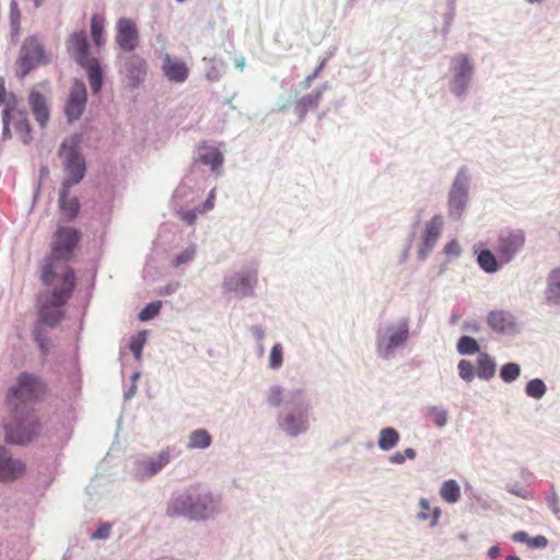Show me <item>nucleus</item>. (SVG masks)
<instances>
[{
  "label": "nucleus",
  "mask_w": 560,
  "mask_h": 560,
  "mask_svg": "<svg viewBox=\"0 0 560 560\" xmlns=\"http://www.w3.org/2000/svg\"><path fill=\"white\" fill-rule=\"evenodd\" d=\"M405 455V459H413L416 457V451L413 448H406L404 452H401Z\"/></svg>",
  "instance_id": "54"
},
{
  "label": "nucleus",
  "mask_w": 560,
  "mask_h": 560,
  "mask_svg": "<svg viewBox=\"0 0 560 560\" xmlns=\"http://www.w3.org/2000/svg\"><path fill=\"white\" fill-rule=\"evenodd\" d=\"M419 257L422 259L423 258V250H419Z\"/></svg>",
  "instance_id": "60"
},
{
  "label": "nucleus",
  "mask_w": 560,
  "mask_h": 560,
  "mask_svg": "<svg viewBox=\"0 0 560 560\" xmlns=\"http://www.w3.org/2000/svg\"><path fill=\"white\" fill-rule=\"evenodd\" d=\"M35 4L38 7L40 4L39 0H35Z\"/></svg>",
  "instance_id": "61"
},
{
  "label": "nucleus",
  "mask_w": 560,
  "mask_h": 560,
  "mask_svg": "<svg viewBox=\"0 0 560 560\" xmlns=\"http://www.w3.org/2000/svg\"><path fill=\"white\" fill-rule=\"evenodd\" d=\"M12 119H15V114H2V138L4 140L11 138L10 122Z\"/></svg>",
  "instance_id": "46"
},
{
  "label": "nucleus",
  "mask_w": 560,
  "mask_h": 560,
  "mask_svg": "<svg viewBox=\"0 0 560 560\" xmlns=\"http://www.w3.org/2000/svg\"><path fill=\"white\" fill-rule=\"evenodd\" d=\"M86 71L91 89L94 93H98L103 86V72L98 60L92 58L90 61L81 65Z\"/></svg>",
  "instance_id": "21"
},
{
  "label": "nucleus",
  "mask_w": 560,
  "mask_h": 560,
  "mask_svg": "<svg viewBox=\"0 0 560 560\" xmlns=\"http://www.w3.org/2000/svg\"><path fill=\"white\" fill-rule=\"evenodd\" d=\"M319 98H320V92H319V91H317V92L315 93V103H317Z\"/></svg>",
  "instance_id": "58"
},
{
  "label": "nucleus",
  "mask_w": 560,
  "mask_h": 560,
  "mask_svg": "<svg viewBox=\"0 0 560 560\" xmlns=\"http://www.w3.org/2000/svg\"><path fill=\"white\" fill-rule=\"evenodd\" d=\"M388 338L386 343L380 342L378 351L387 355L394 348L404 343L409 335L408 325L406 322H400L396 326H392L387 330Z\"/></svg>",
  "instance_id": "15"
},
{
  "label": "nucleus",
  "mask_w": 560,
  "mask_h": 560,
  "mask_svg": "<svg viewBox=\"0 0 560 560\" xmlns=\"http://www.w3.org/2000/svg\"><path fill=\"white\" fill-rule=\"evenodd\" d=\"M25 464L21 459L11 457L4 448L0 447V480L18 479L25 474Z\"/></svg>",
  "instance_id": "12"
},
{
  "label": "nucleus",
  "mask_w": 560,
  "mask_h": 560,
  "mask_svg": "<svg viewBox=\"0 0 560 560\" xmlns=\"http://www.w3.org/2000/svg\"><path fill=\"white\" fill-rule=\"evenodd\" d=\"M195 252H196V250H195V248H192V247H191V248H187L186 250H184L180 255H178V256L174 259L173 265H174L175 267H177V266H179V265H182V264H185V262H187V261L191 260V259H192V257H194V255H195Z\"/></svg>",
  "instance_id": "47"
},
{
  "label": "nucleus",
  "mask_w": 560,
  "mask_h": 560,
  "mask_svg": "<svg viewBox=\"0 0 560 560\" xmlns=\"http://www.w3.org/2000/svg\"><path fill=\"white\" fill-rule=\"evenodd\" d=\"M162 71L165 78L173 83H183L189 75V68L186 62L177 57H172L170 54H165Z\"/></svg>",
  "instance_id": "11"
},
{
  "label": "nucleus",
  "mask_w": 560,
  "mask_h": 560,
  "mask_svg": "<svg viewBox=\"0 0 560 560\" xmlns=\"http://www.w3.org/2000/svg\"><path fill=\"white\" fill-rule=\"evenodd\" d=\"M116 42L125 51H131L138 46V31L132 21L128 19L118 21Z\"/></svg>",
  "instance_id": "13"
},
{
  "label": "nucleus",
  "mask_w": 560,
  "mask_h": 560,
  "mask_svg": "<svg viewBox=\"0 0 560 560\" xmlns=\"http://www.w3.org/2000/svg\"><path fill=\"white\" fill-rule=\"evenodd\" d=\"M445 253L448 256H458L460 254V246L456 241H451L445 246Z\"/></svg>",
  "instance_id": "49"
},
{
  "label": "nucleus",
  "mask_w": 560,
  "mask_h": 560,
  "mask_svg": "<svg viewBox=\"0 0 560 560\" xmlns=\"http://www.w3.org/2000/svg\"><path fill=\"white\" fill-rule=\"evenodd\" d=\"M419 508H420V511L417 514V518L419 521L430 520L431 526H435L438 524L440 515H441V509L438 506L432 509L429 500L424 499V498L420 499Z\"/></svg>",
  "instance_id": "26"
},
{
  "label": "nucleus",
  "mask_w": 560,
  "mask_h": 560,
  "mask_svg": "<svg viewBox=\"0 0 560 560\" xmlns=\"http://www.w3.org/2000/svg\"><path fill=\"white\" fill-rule=\"evenodd\" d=\"M459 376L466 381L471 382L474 380V366L467 360H460L458 363Z\"/></svg>",
  "instance_id": "42"
},
{
  "label": "nucleus",
  "mask_w": 560,
  "mask_h": 560,
  "mask_svg": "<svg viewBox=\"0 0 560 560\" xmlns=\"http://www.w3.org/2000/svg\"><path fill=\"white\" fill-rule=\"evenodd\" d=\"M9 20L12 35L18 36L21 28V11L16 2L11 3Z\"/></svg>",
  "instance_id": "36"
},
{
  "label": "nucleus",
  "mask_w": 560,
  "mask_h": 560,
  "mask_svg": "<svg viewBox=\"0 0 560 560\" xmlns=\"http://www.w3.org/2000/svg\"><path fill=\"white\" fill-rule=\"evenodd\" d=\"M16 130L21 133L23 142L27 143L31 140V126L27 119L26 112L18 107L15 112V119H12Z\"/></svg>",
  "instance_id": "30"
},
{
  "label": "nucleus",
  "mask_w": 560,
  "mask_h": 560,
  "mask_svg": "<svg viewBox=\"0 0 560 560\" xmlns=\"http://www.w3.org/2000/svg\"><path fill=\"white\" fill-rule=\"evenodd\" d=\"M546 298L549 303H560V282H550L546 290Z\"/></svg>",
  "instance_id": "43"
},
{
  "label": "nucleus",
  "mask_w": 560,
  "mask_h": 560,
  "mask_svg": "<svg viewBox=\"0 0 560 560\" xmlns=\"http://www.w3.org/2000/svg\"><path fill=\"white\" fill-rule=\"evenodd\" d=\"M521 374V369L516 363H506L501 368L500 376L506 382L511 383L515 381Z\"/></svg>",
  "instance_id": "37"
},
{
  "label": "nucleus",
  "mask_w": 560,
  "mask_h": 560,
  "mask_svg": "<svg viewBox=\"0 0 560 560\" xmlns=\"http://www.w3.org/2000/svg\"><path fill=\"white\" fill-rule=\"evenodd\" d=\"M104 23L103 19L94 15L91 21V34L96 46H102L105 42L103 36Z\"/></svg>",
  "instance_id": "34"
},
{
  "label": "nucleus",
  "mask_w": 560,
  "mask_h": 560,
  "mask_svg": "<svg viewBox=\"0 0 560 560\" xmlns=\"http://www.w3.org/2000/svg\"><path fill=\"white\" fill-rule=\"evenodd\" d=\"M82 233L72 226H58L51 242V254L42 269V280H74L68 261L73 257Z\"/></svg>",
  "instance_id": "3"
},
{
  "label": "nucleus",
  "mask_w": 560,
  "mask_h": 560,
  "mask_svg": "<svg viewBox=\"0 0 560 560\" xmlns=\"http://www.w3.org/2000/svg\"><path fill=\"white\" fill-rule=\"evenodd\" d=\"M440 495L447 503H456L460 499V487L454 479L446 480L440 488Z\"/></svg>",
  "instance_id": "27"
},
{
  "label": "nucleus",
  "mask_w": 560,
  "mask_h": 560,
  "mask_svg": "<svg viewBox=\"0 0 560 560\" xmlns=\"http://www.w3.org/2000/svg\"><path fill=\"white\" fill-rule=\"evenodd\" d=\"M281 425L287 433L296 435L306 429V417L302 412L288 415Z\"/></svg>",
  "instance_id": "23"
},
{
  "label": "nucleus",
  "mask_w": 560,
  "mask_h": 560,
  "mask_svg": "<svg viewBox=\"0 0 560 560\" xmlns=\"http://www.w3.org/2000/svg\"><path fill=\"white\" fill-rule=\"evenodd\" d=\"M205 152L199 155V161L202 164L210 165L212 171L218 170L223 163V155L217 149L212 147H203Z\"/></svg>",
  "instance_id": "29"
},
{
  "label": "nucleus",
  "mask_w": 560,
  "mask_h": 560,
  "mask_svg": "<svg viewBox=\"0 0 560 560\" xmlns=\"http://www.w3.org/2000/svg\"><path fill=\"white\" fill-rule=\"evenodd\" d=\"M457 351L460 354H474L479 351V345L474 338L463 336L457 342Z\"/></svg>",
  "instance_id": "33"
},
{
  "label": "nucleus",
  "mask_w": 560,
  "mask_h": 560,
  "mask_svg": "<svg viewBox=\"0 0 560 560\" xmlns=\"http://www.w3.org/2000/svg\"><path fill=\"white\" fill-rule=\"evenodd\" d=\"M405 460V455L401 452H396L389 457V462L393 464H402Z\"/></svg>",
  "instance_id": "53"
},
{
  "label": "nucleus",
  "mask_w": 560,
  "mask_h": 560,
  "mask_svg": "<svg viewBox=\"0 0 560 560\" xmlns=\"http://www.w3.org/2000/svg\"><path fill=\"white\" fill-rule=\"evenodd\" d=\"M508 560H521L517 556H509Z\"/></svg>",
  "instance_id": "59"
},
{
  "label": "nucleus",
  "mask_w": 560,
  "mask_h": 560,
  "mask_svg": "<svg viewBox=\"0 0 560 560\" xmlns=\"http://www.w3.org/2000/svg\"><path fill=\"white\" fill-rule=\"evenodd\" d=\"M67 48L71 57L81 66L84 62L90 61L93 57L89 55V44L86 34L81 31L73 33L68 42Z\"/></svg>",
  "instance_id": "14"
},
{
  "label": "nucleus",
  "mask_w": 560,
  "mask_h": 560,
  "mask_svg": "<svg viewBox=\"0 0 560 560\" xmlns=\"http://www.w3.org/2000/svg\"><path fill=\"white\" fill-rule=\"evenodd\" d=\"M61 217L66 221H73L80 211V202L77 197H69V188L62 187L58 199Z\"/></svg>",
  "instance_id": "17"
},
{
  "label": "nucleus",
  "mask_w": 560,
  "mask_h": 560,
  "mask_svg": "<svg viewBox=\"0 0 560 560\" xmlns=\"http://www.w3.org/2000/svg\"><path fill=\"white\" fill-rule=\"evenodd\" d=\"M553 280H560V268L553 271Z\"/></svg>",
  "instance_id": "57"
},
{
  "label": "nucleus",
  "mask_w": 560,
  "mask_h": 560,
  "mask_svg": "<svg viewBox=\"0 0 560 560\" xmlns=\"http://www.w3.org/2000/svg\"><path fill=\"white\" fill-rule=\"evenodd\" d=\"M477 261L485 271L494 272L498 269V261L494 255L488 250H481L477 257Z\"/></svg>",
  "instance_id": "32"
},
{
  "label": "nucleus",
  "mask_w": 560,
  "mask_h": 560,
  "mask_svg": "<svg viewBox=\"0 0 560 560\" xmlns=\"http://www.w3.org/2000/svg\"><path fill=\"white\" fill-rule=\"evenodd\" d=\"M467 201V189L459 179H456L450 192V213L460 217Z\"/></svg>",
  "instance_id": "18"
},
{
  "label": "nucleus",
  "mask_w": 560,
  "mask_h": 560,
  "mask_svg": "<svg viewBox=\"0 0 560 560\" xmlns=\"http://www.w3.org/2000/svg\"><path fill=\"white\" fill-rule=\"evenodd\" d=\"M452 72L450 89L459 96L467 90L474 72V67L466 55H458L452 59Z\"/></svg>",
  "instance_id": "7"
},
{
  "label": "nucleus",
  "mask_w": 560,
  "mask_h": 560,
  "mask_svg": "<svg viewBox=\"0 0 560 560\" xmlns=\"http://www.w3.org/2000/svg\"><path fill=\"white\" fill-rule=\"evenodd\" d=\"M427 415L438 427H444L447 423V412L444 409L438 407H429L427 409Z\"/></svg>",
  "instance_id": "38"
},
{
  "label": "nucleus",
  "mask_w": 560,
  "mask_h": 560,
  "mask_svg": "<svg viewBox=\"0 0 560 560\" xmlns=\"http://www.w3.org/2000/svg\"><path fill=\"white\" fill-rule=\"evenodd\" d=\"M212 443V436L205 429L194 430L189 436L187 442V447L190 450L195 448H208Z\"/></svg>",
  "instance_id": "25"
},
{
  "label": "nucleus",
  "mask_w": 560,
  "mask_h": 560,
  "mask_svg": "<svg viewBox=\"0 0 560 560\" xmlns=\"http://www.w3.org/2000/svg\"><path fill=\"white\" fill-rule=\"evenodd\" d=\"M171 460L170 451H162L156 457H149L137 460L133 466V474L138 479H145L158 474Z\"/></svg>",
  "instance_id": "8"
},
{
  "label": "nucleus",
  "mask_w": 560,
  "mask_h": 560,
  "mask_svg": "<svg viewBox=\"0 0 560 560\" xmlns=\"http://www.w3.org/2000/svg\"><path fill=\"white\" fill-rule=\"evenodd\" d=\"M20 101L14 93L8 92L3 79H0V107L3 106L2 114H15Z\"/></svg>",
  "instance_id": "22"
},
{
  "label": "nucleus",
  "mask_w": 560,
  "mask_h": 560,
  "mask_svg": "<svg viewBox=\"0 0 560 560\" xmlns=\"http://www.w3.org/2000/svg\"><path fill=\"white\" fill-rule=\"evenodd\" d=\"M179 214H180L182 220L185 221L189 225L194 224L197 219L195 211H191V210L182 211Z\"/></svg>",
  "instance_id": "50"
},
{
  "label": "nucleus",
  "mask_w": 560,
  "mask_h": 560,
  "mask_svg": "<svg viewBox=\"0 0 560 560\" xmlns=\"http://www.w3.org/2000/svg\"><path fill=\"white\" fill-rule=\"evenodd\" d=\"M477 375L480 378L489 380L495 373V363L494 361L487 354L480 353L477 360Z\"/></svg>",
  "instance_id": "28"
},
{
  "label": "nucleus",
  "mask_w": 560,
  "mask_h": 560,
  "mask_svg": "<svg viewBox=\"0 0 560 560\" xmlns=\"http://www.w3.org/2000/svg\"><path fill=\"white\" fill-rule=\"evenodd\" d=\"M45 393V385L34 374L22 373L7 394L10 419L4 423L5 440L13 444L30 442L39 432L32 405Z\"/></svg>",
  "instance_id": "1"
},
{
  "label": "nucleus",
  "mask_w": 560,
  "mask_h": 560,
  "mask_svg": "<svg viewBox=\"0 0 560 560\" xmlns=\"http://www.w3.org/2000/svg\"><path fill=\"white\" fill-rule=\"evenodd\" d=\"M145 343V332H139L137 336L132 337L130 340V350L133 353L137 360H140L141 352Z\"/></svg>",
  "instance_id": "40"
},
{
  "label": "nucleus",
  "mask_w": 560,
  "mask_h": 560,
  "mask_svg": "<svg viewBox=\"0 0 560 560\" xmlns=\"http://www.w3.org/2000/svg\"><path fill=\"white\" fill-rule=\"evenodd\" d=\"M545 393H546V385L539 378L532 380L526 385V394L529 397L539 399L545 395Z\"/></svg>",
  "instance_id": "35"
},
{
  "label": "nucleus",
  "mask_w": 560,
  "mask_h": 560,
  "mask_svg": "<svg viewBox=\"0 0 560 560\" xmlns=\"http://www.w3.org/2000/svg\"><path fill=\"white\" fill-rule=\"evenodd\" d=\"M49 57L46 55L43 44L35 36L24 39L19 57L15 61V74L23 80L33 69L47 65Z\"/></svg>",
  "instance_id": "4"
},
{
  "label": "nucleus",
  "mask_w": 560,
  "mask_h": 560,
  "mask_svg": "<svg viewBox=\"0 0 560 560\" xmlns=\"http://www.w3.org/2000/svg\"><path fill=\"white\" fill-rule=\"evenodd\" d=\"M81 141L79 135L66 139L61 145V154H65V168L67 177L62 182V187L70 188L79 184L85 175V162L77 148Z\"/></svg>",
  "instance_id": "5"
},
{
  "label": "nucleus",
  "mask_w": 560,
  "mask_h": 560,
  "mask_svg": "<svg viewBox=\"0 0 560 560\" xmlns=\"http://www.w3.org/2000/svg\"><path fill=\"white\" fill-rule=\"evenodd\" d=\"M213 510V499L209 495L192 498L185 495L178 498L170 508V515L183 514L194 520L206 518Z\"/></svg>",
  "instance_id": "6"
},
{
  "label": "nucleus",
  "mask_w": 560,
  "mask_h": 560,
  "mask_svg": "<svg viewBox=\"0 0 560 560\" xmlns=\"http://www.w3.org/2000/svg\"><path fill=\"white\" fill-rule=\"evenodd\" d=\"M283 392L280 387L275 386L270 389L268 402L272 406H279L282 402Z\"/></svg>",
  "instance_id": "45"
},
{
  "label": "nucleus",
  "mask_w": 560,
  "mask_h": 560,
  "mask_svg": "<svg viewBox=\"0 0 560 560\" xmlns=\"http://www.w3.org/2000/svg\"><path fill=\"white\" fill-rule=\"evenodd\" d=\"M161 306H162V303L160 301L149 303L140 312L139 319L142 322H147V320L154 318L159 314Z\"/></svg>",
  "instance_id": "39"
},
{
  "label": "nucleus",
  "mask_w": 560,
  "mask_h": 560,
  "mask_svg": "<svg viewBox=\"0 0 560 560\" xmlns=\"http://www.w3.org/2000/svg\"><path fill=\"white\" fill-rule=\"evenodd\" d=\"M547 502L555 514H558L560 512V508L558 505V498L555 493H551L550 495L547 497Z\"/></svg>",
  "instance_id": "51"
},
{
  "label": "nucleus",
  "mask_w": 560,
  "mask_h": 560,
  "mask_svg": "<svg viewBox=\"0 0 560 560\" xmlns=\"http://www.w3.org/2000/svg\"><path fill=\"white\" fill-rule=\"evenodd\" d=\"M487 320L489 326L497 331H505L513 325L512 316L502 311L491 312Z\"/></svg>",
  "instance_id": "24"
},
{
  "label": "nucleus",
  "mask_w": 560,
  "mask_h": 560,
  "mask_svg": "<svg viewBox=\"0 0 560 560\" xmlns=\"http://www.w3.org/2000/svg\"><path fill=\"white\" fill-rule=\"evenodd\" d=\"M527 1H528V2H530V3H534V2H536L537 0H527Z\"/></svg>",
  "instance_id": "62"
},
{
  "label": "nucleus",
  "mask_w": 560,
  "mask_h": 560,
  "mask_svg": "<svg viewBox=\"0 0 560 560\" xmlns=\"http://www.w3.org/2000/svg\"><path fill=\"white\" fill-rule=\"evenodd\" d=\"M524 243L525 235L522 230L511 231L500 236L497 250L501 258L510 260Z\"/></svg>",
  "instance_id": "10"
},
{
  "label": "nucleus",
  "mask_w": 560,
  "mask_h": 560,
  "mask_svg": "<svg viewBox=\"0 0 560 560\" xmlns=\"http://www.w3.org/2000/svg\"><path fill=\"white\" fill-rule=\"evenodd\" d=\"M547 545L548 539L542 535H538L534 538H530L528 541V547L530 548H545Z\"/></svg>",
  "instance_id": "48"
},
{
  "label": "nucleus",
  "mask_w": 560,
  "mask_h": 560,
  "mask_svg": "<svg viewBox=\"0 0 560 560\" xmlns=\"http://www.w3.org/2000/svg\"><path fill=\"white\" fill-rule=\"evenodd\" d=\"M110 530H112V525L109 523H103L91 535V538L92 539H106L109 537Z\"/></svg>",
  "instance_id": "44"
},
{
  "label": "nucleus",
  "mask_w": 560,
  "mask_h": 560,
  "mask_svg": "<svg viewBox=\"0 0 560 560\" xmlns=\"http://www.w3.org/2000/svg\"><path fill=\"white\" fill-rule=\"evenodd\" d=\"M399 441V433L393 428L382 429L378 438V446L383 451L394 448Z\"/></svg>",
  "instance_id": "31"
},
{
  "label": "nucleus",
  "mask_w": 560,
  "mask_h": 560,
  "mask_svg": "<svg viewBox=\"0 0 560 560\" xmlns=\"http://www.w3.org/2000/svg\"><path fill=\"white\" fill-rule=\"evenodd\" d=\"M125 73L132 86H138L147 75V62L138 56L129 57L125 62Z\"/></svg>",
  "instance_id": "16"
},
{
  "label": "nucleus",
  "mask_w": 560,
  "mask_h": 560,
  "mask_svg": "<svg viewBox=\"0 0 560 560\" xmlns=\"http://www.w3.org/2000/svg\"><path fill=\"white\" fill-rule=\"evenodd\" d=\"M512 539L516 542H525L528 545L530 538L526 532L520 530L513 534Z\"/></svg>",
  "instance_id": "52"
},
{
  "label": "nucleus",
  "mask_w": 560,
  "mask_h": 560,
  "mask_svg": "<svg viewBox=\"0 0 560 560\" xmlns=\"http://www.w3.org/2000/svg\"><path fill=\"white\" fill-rule=\"evenodd\" d=\"M213 200H214V192L211 191L210 196L208 197V199L206 201V208L207 209L213 208Z\"/></svg>",
  "instance_id": "55"
},
{
  "label": "nucleus",
  "mask_w": 560,
  "mask_h": 560,
  "mask_svg": "<svg viewBox=\"0 0 560 560\" xmlns=\"http://www.w3.org/2000/svg\"><path fill=\"white\" fill-rule=\"evenodd\" d=\"M74 282H45V288L37 298L38 320L33 329V337L44 355L50 350L51 342L44 326L55 328L63 318L62 307L73 291Z\"/></svg>",
  "instance_id": "2"
},
{
  "label": "nucleus",
  "mask_w": 560,
  "mask_h": 560,
  "mask_svg": "<svg viewBox=\"0 0 560 560\" xmlns=\"http://www.w3.org/2000/svg\"><path fill=\"white\" fill-rule=\"evenodd\" d=\"M86 104V88L82 81H75L66 105V115L70 121L78 119Z\"/></svg>",
  "instance_id": "9"
},
{
  "label": "nucleus",
  "mask_w": 560,
  "mask_h": 560,
  "mask_svg": "<svg viewBox=\"0 0 560 560\" xmlns=\"http://www.w3.org/2000/svg\"><path fill=\"white\" fill-rule=\"evenodd\" d=\"M443 228V218L441 215H434L427 224L422 235L423 245L430 249L434 246L438 241Z\"/></svg>",
  "instance_id": "20"
},
{
  "label": "nucleus",
  "mask_w": 560,
  "mask_h": 560,
  "mask_svg": "<svg viewBox=\"0 0 560 560\" xmlns=\"http://www.w3.org/2000/svg\"><path fill=\"white\" fill-rule=\"evenodd\" d=\"M283 361V350L280 343L275 345L271 348L269 355V365L271 369H279Z\"/></svg>",
  "instance_id": "41"
},
{
  "label": "nucleus",
  "mask_w": 560,
  "mask_h": 560,
  "mask_svg": "<svg viewBox=\"0 0 560 560\" xmlns=\"http://www.w3.org/2000/svg\"><path fill=\"white\" fill-rule=\"evenodd\" d=\"M499 553H500V549H499V547H497V546H493V547H491V548L489 549V556H490L491 558H495V557H498V556H499Z\"/></svg>",
  "instance_id": "56"
},
{
  "label": "nucleus",
  "mask_w": 560,
  "mask_h": 560,
  "mask_svg": "<svg viewBox=\"0 0 560 560\" xmlns=\"http://www.w3.org/2000/svg\"><path fill=\"white\" fill-rule=\"evenodd\" d=\"M28 103L37 122L44 127L49 119V109L46 98L39 92L32 91Z\"/></svg>",
  "instance_id": "19"
}]
</instances>
